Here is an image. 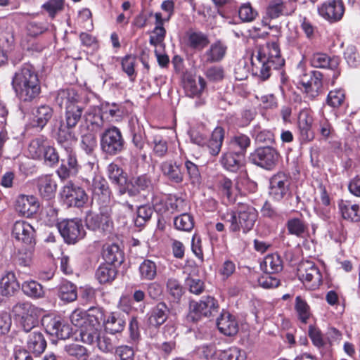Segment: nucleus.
<instances>
[{
    "label": "nucleus",
    "mask_w": 360,
    "mask_h": 360,
    "mask_svg": "<svg viewBox=\"0 0 360 360\" xmlns=\"http://www.w3.org/2000/svg\"><path fill=\"white\" fill-rule=\"evenodd\" d=\"M56 186L55 181L51 176H42L37 179L39 194L46 200L51 199L55 195Z\"/></svg>",
    "instance_id": "obj_38"
},
{
    "label": "nucleus",
    "mask_w": 360,
    "mask_h": 360,
    "mask_svg": "<svg viewBox=\"0 0 360 360\" xmlns=\"http://www.w3.org/2000/svg\"><path fill=\"white\" fill-rule=\"evenodd\" d=\"M53 113V110L49 105H42L39 106L33 112V127L42 130L51 119Z\"/></svg>",
    "instance_id": "obj_35"
},
{
    "label": "nucleus",
    "mask_w": 360,
    "mask_h": 360,
    "mask_svg": "<svg viewBox=\"0 0 360 360\" xmlns=\"http://www.w3.org/2000/svg\"><path fill=\"white\" fill-rule=\"evenodd\" d=\"M284 63L279 46L274 41L259 46L252 56L253 70L262 80L269 78L271 69L277 70L283 66Z\"/></svg>",
    "instance_id": "obj_1"
},
{
    "label": "nucleus",
    "mask_w": 360,
    "mask_h": 360,
    "mask_svg": "<svg viewBox=\"0 0 360 360\" xmlns=\"http://www.w3.org/2000/svg\"><path fill=\"white\" fill-rule=\"evenodd\" d=\"M162 200L156 198L153 200V206L155 210L159 212H164L167 210L171 213L179 212L185 210L186 202L181 198H176L175 196L169 197L165 202V207L161 206Z\"/></svg>",
    "instance_id": "obj_29"
},
{
    "label": "nucleus",
    "mask_w": 360,
    "mask_h": 360,
    "mask_svg": "<svg viewBox=\"0 0 360 360\" xmlns=\"http://www.w3.org/2000/svg\"><path fill=\"white\" fill-rule=\"evenodd\" d=\"M286 228L289 234L302 237L307 230V224L302 218L292 217L287 221Z\"/></svg>",
    "instance_id": "obj_47"
},
{
    "label": "nucleus",
    "mask_w": 360,
    "mask_h": 360,
    "mask_svg": "<svg viewBox=\"0 0 360 360\" xmlns=\"http://www.w3.org/2000/svg\"><path fill=\"white\" fill-rule=\"evenodd\" d=\"M155 22V27L152 31L149 42L153 46H157L163 42L166 35V30L163 27L165 22H168V18H163L161 13H155L154 15Z\"/></svg>",
    "instance_id": "obj_34"
},
{
    "label": "nucleus",
    "mask_w": 360,
    "mask_h": 360,
    "mask_svg": "<svg viewBox=\"0 0 360 360\" xmlns=\"http://www.w3.org/2000/svg\"><path fill=\"white\" fill-rule=\"evenodd\" d=\"M65 157L61 159V165L57 170L58 176L62 179H66L70 176H75L79 171V164L73 146L63 148Z\"/></svg>",
    "instance_id": "obj_17"
},
{
    "label": "nucleus",
    "mask_w": 360,
    "mask_h": 360,
    "mask_svg": "<svg viewBox=\"0 0 360 360\" xmlns=\"http://www.w3.org/2000/svg\"><path fill=\"white\" fill-rule=\"evenodd\" d=\"M226 46L221 41L213 43L204 54L207 63H214L221 60L225 56Z\"/></svg>",
    "instance_id": "obj_45"
},
{
    "label": "nucleus",
    "mask_w": 360,
    "mask_h": 360,
    "mask_svg": "<svg viewBox=\"0 0 360 360\" xmlns=\"http://www.w3.org/2000/svg\"><path fill=\"white\" fill-rule=\"evenodd\" d=\"M269 184V195L274 200L279 201L289 192L291 178L288 174L278 172L271 177Z\"/></svg>",
    "instance_id": "obj_12"
},
{
    "label": "nucleus",
    "mask_w": 360,
    "mask_h": 360,
    "mask_svg": "<svg viewBox=\"0 0 360 360\" xmlns=\"http://www.w3.org/2000/svg\"><path fill=\"white\" fill-rule=\"evenodd\" d=\"M27 333V349L36 355L43 353L46 347V341L43 333L39 330H34Z\"/></svg>",
    "instance_id": "obj_28"
},
{
    "label": "nucleus",
    "mask_w": 360,
    "mask_h": 360,
    "mask_svg": "<svg viewBox=\"0 0 360 360\" xmlns=\"http://www.w3.org/2000/svg\"><path fill=\"white\" fill-rule=\"evenodd\" d=\"M345 7L341 0H333L324 3L319 8V13L330 22L339 21L343 16Z\"/></svg>",
    "instance_id": "obj_20"
},
{
    "label": "nucleus",
    "mask_w": 360,
    "mask_h": 360,
    "mask_svg": "<svg viewBox=\"0 0 360 360\" xmlns=\"http://www.w3.org/2000/svg\"><path fill=\"white\" fill-rule=\"evenodd\" d=\"M83 108L81 106L69 107L65 110V124L75 128L81 119Z\"/></svg>",
    "instance_id": "obj_56"
},
{
    "label": "nucleus",
    "mask_w": 360,
    "mask_h": 360,
    "mask_svg": "<svg viewBox=\"0 0 360 360\" xmlns=\"http://www.w3.org/2000/svg\"><path fill=\"white\" fill-rule=\"evenodd\" d=\"M245 352L236 347L221 351L218 356V360H245Z\"/></svg>",
    "instance_id": "obj_57"
},
{
    "label": "nucleus",
    "mask_w": 360,
    "mask_h": 360,
    "mask_svg": "<svg viewBox=\"0 0 360 360\" xmlns=\"http://www.w3.org/2000/svg\"><path fill=\"white\" fill-rule=\"evenodd\" d=\"M70 321L76 327L79 328V336L82 341L83 333L90 327H99L98 319L92 314H87L85 311L75 309L70 315Z\"/></svg>",
    "instance_id": "obj_18"
},
{
    "label": "nucleus",
    "mask_w": 360,
    "mask_h": 360,
    "mask_svg": "<svg viewBox=\"0 0 360 360\" xmlns=\"http://www.w3.org/2000/svg\"><path fill=\"white\" fill-rule=\"evenodd\" d=\"M48 139L44 136L33 139L27 148L29 155L35 160H42L43 153L48 145Z\"/></svg>",
    "instance_id": "obj_40"
},
{
    "label": "nucleus",
    "mask_w": 360,
    "mask_h": 360,
    "mask_svg": "<svg viewBox=\"0 0 360 360\" xmlns=\"http://www.w3.org/2000/svg\"><path fill=\"white\" fill-rule=\"evenodd\" d=\"M279 158V153L271 146L259 147L251 153L249 157L252 163L266 170L274 169Z\"/></svg>",
    "instance_id": "obj_6"
},
{
    "label": "nucleus",
    "mask_w": 360,
    "mask_h": 360,
    "mask_svg": "<svg viewBox=\"0 0 360 360\" xmlns=\"http://www.w3.org/2000/svg\"><path fill=\"white\" fill-rule=\"evenodd\" d=\"M238 15L243 22H252L257 17L258 13L251 4L248 2L240 6Z\"/></svg>",
    "instance_id": "obj_61"
},
{
    "label": "nucleus",
    "mask_w": 360,
    "mask_h": 360,
    "mask_svg": "<svg viewBox=\"0 0 360 360\" xmlns=\"http://www.w3.org/2000/svg\"><path fill=\"white\" fill-rule=\"evenodd\" d=\"M57 227L68 243H75L84 236L82 224L77 219L63 220L57 224Z\"/></svg>",
    "instance_id": "obj_13"
},
{
    "label": "nucleus",
    "mask_w": 360,
    "mask_h": 360,
    "mask_svg": "<svg viewBox=\"0 0 360 360\" xmlns=\"http://www.w3.org/2000/svg\"><path fill=\"white\" fill-rule=\"evenodd\" d=\"M59 297L68 302L75 301L77 297L76 286L70 282L64 281L60 286Z\"/></svg>",
    "instance_id": "obj_52"
},
{
    "label": "nucleus",
    "mask_w": 360,
    "mask_h": 360,
    "mask_svg": "<svg viewBox=\"0 0 360 360\" xmlns=\"http://www.w3.org/2000/svg\"><path fill=\"white\" fill-rule=\"evenodd\" d=\"M295 309L299 319L306 323L311 316L310 307L300 296H297L295 298Z\"/></svg>",
    "instance_id": "obj_53"
},
{
    "label": "nucleus",
    "mask_w": 360,
    "mask_h": 360,
    "mask_svg": "<svg viewBox=\"0 0 360 360\" xmlns=\"http://www.w3.org/2000/svg\"><path fill=\"white\" fill-rule=\"evenodd\" d=\"M64 7V0H48L42 5V8L47 11L51 18H55L57 13L61 11Z\"/></svg>",
    "instance_id": "obj_63"
},
{
    "label": "nucleus",
    "mask_w": 360,
    "mask_h": 360,
    "mask_svg": "<svg viewBox=\"0 0 360 360\" xmlns=\"http://www.w3.org/2000/svg\"><path fill=\"white\" fill-rule=\"evenodd\" d=\"M153 209L148 205H141L137 209V216L135 219V224L137 226H141L144 224L147 221H148L152 214H153Z\"/></svg>",
    "instance_id": "obj_62"
},
{
    "label": "nucleus",
    "mask_w": 360,
    "mask_h": 360,
    "mask_svg": "<svg viewBox=\"0 0 360 360\" xmlns=\"http://www.w3.org/2000/svg\"><path fill=\"white\" fill-rule=\"evenodd\" d=\"M188 46L193 49L201 51L210 43L207 34L201 32L190 31L187 33Z\"/></svg>",
    "instance_id": "obj_46"
},
{
    "label": "nucleus",
    "mask_w": 360,
    "mask_h": 360,
    "mask_svg": "<svg viewBox=\"0 0 360 360\" xmlns=\"http://www.w3.org/2000/svg\"><path fill=\"white\" fill-rule=\"evenodd\" d=\"M91 190L94 197L98 196L99 203L103 205H108L110 201V191L106 180L99 176L96 175L93 179Z\"/></svg>",
    "instance_id": "obj_23"
},
{
    "label": "nucleus",
    "mask_w": 360,
    "mask_h": 360,
    "mask_svg": "<svg viewBox=\"0 0 360 360\" xmlns=\"http://www.w3.org/2000/svg\"><path fill=\"white\" fill-rule=\"evenodd\" d=\"M39 204L33 195H20L15 201V210L20 214L30 217L35 214Z\"/></svg>",
    "instance_id": "obj_22"
},
{
    "label": "nucleus",
    "mask_w": 360,
    "mask_h": 360,
    "mask_svg": "<svg viewBox=\"0 0 360 360\" xmlns=\"http://www.w3.org/2000/svg\"><path fill=\"white\" fill-rule=\"evenodd\" d=\"M205 85V79L200 76L198 82L192 77H187L184 82V89L187 96L193 98L201 94Z\"/></svg>",
    "instance_id": "obj_41"
},
{
    "label": "nucleus",
    "mask_w": 360,
    "mask_h": 360,
    "mask_svg": "<svg viewBox=\"0 0 360 360\" xmlns=\"http://www.w3.org/2000/svg\"><path fill=\"white\" fill-rule=\"evenodd\" d=\"M73 127H68L63 121H60V125L56 134V139L58 143L63 148L72 146V143L77 141Z\"/></svg>",
    "instance_id": "obj_32"
},
{
    "label": "nucleus",
    "mask_w": 360,
    "mask_h": 360,
    "mask_svg": "<svg viewBox=\"0 0 360 360\" xmlns=\"http://www.w3.org/2000/svg\"><path fill=\"white\" fill-rule=\"evenodd\" d=\"M117 271L115 265L104 263L101 264L96 271V278L100 283H108L115 280Z\"/></svg>",
    "instance_id": "obj_43"
},
{
    "label": "nucleus",
    "mask_w": 360,
    "mask_h": 360,
    "mask_svg": "<svg viewBox=\"0 0 360 360\" xmlns=\"http://www.w3.org/2000/svg\"><path fill=\"white\" fill-rule=\"evenodd\" d=\"M244 157L243 152H228L224 154L221 162L226 169L236 172L243 166Z\"/></svg>",
    "instance_id": "obj_33"
},
{
    "label": "nucleus",
    "mask_w": 360,
    "mask_h": 360,
    "mask_svg": "<svg viewBox=\"0 0 360 360\" xmlns=\"http://www.w3.org/2000/svg\"><path fill=\"white\" fill-rule=\"evenodd\" d=\"M217 326L219 330L226 336H233L238 331L236 318L228 311H223L217 319Z\"/></svg>",
    "instance_id": "obj_26"
},
{
    "label": "nucleus",
    "mask_w": 360,
    "mask_h": 360,
    "mask_svg": "<svg viewBox=\"0 0 360 360\" xmlns=\"http://www.w3.org/2000/svg\"><path fill=\"white\" fill-rule=\"evenodd\" d=\"M12 84L19 98L24 101L33 100L40 93L38 75L30 64L24 65L15 72Z\"/></svg>",
    "instance_id": "obj_2"
},
{
    "label": "nucleus",
    "mask_w": 360,
    "mask_h": 360,
    "mask_svg": "<svg viewBox=\"0 0 360 360\" xmlns=\"http://www.w3.org/2000/svg\"><path fill=\"white\" fill-rule=\"evenodd\" d=\"M136 58L132 55H127L122 60V70L127 75L131 81H134L136 77L135 64Z\"/></svg>",
    "instance_id": "obj_59"
},
{
    "label": "nucleus",
    "mask_w": 360,
    "mask_h": 360,
    "mask_svg": "<svg viewBox=\"0 0 360 360\" xmlns=\"http://www.w3.org/2000/svg\"><path fill=\"white\" fill-rule=\"evenodd\" d=\"M112 209L109 205H102L98 214L89 213L86 217L88 229L101 233H109L112 227Z\"/></svg>",
    "instance_id": "obj_5"
},
{
    "label": "nucleus",
    "mask_w": 360,
    "mask_h": 360,
    "mask_svg": "<svg viewBox=\"0 0 360 360\" xmlns=\"http://www.w3.org/2000/svg\"><path fill=\"white\" fill-rule=\"evenodd\" d=\"M163 176L172 182L180 184L184 180L181 164L172 160L162 162L160 166Z\"/></svg>",
    "instance_id": "obj_25"
},
{
    "label": "nucleus",
    "mask_w": 360,
    "mask_h": 360,
    "mask_svg": "<svg viewBox=\"0 0 360 360\" xmlns=\"http://www.w3.org/2000/svg\"><path fill=\"white\" fill-rule=\"evenodd\" d=\"M102 257L105 263L115 265L123 262V253L120 247L115 244H105L103 247Z\"/></svg>",
    "instance_id": "obj_37"
},
{
    "label": "nucleus",
    "mask_w": 360,
    "mask_h": 360,
    "mask_svg": "<svg viewBox=\"0 0 360 360\" xmlns=\"http://www.w3.org/2000/svg\"><path fill=\"white\" fill-rule=\"evenodd\" d=\"M81 147L88 155H94L97 147L96 135L92 132H88L82 136Z\"/></svg>",
    "instance_id": "obj_58"
},
{
    "label": "nucleus",
    "mask_w": 360,
    "mask_h": 360,
    "mask_svg": "<svg viewBox=\"0 0 360 360\" xmlns=\"http://www.w3.org/2000/svg\"><path fill=\"white\" fill-rule=\"evenodd\" d=\"M99 327H90L83 333L82 342L89 345L96 342L100 350L103 352H112L117 343V339L106 334H101Z\"/></svg>",
    "instance_id": "obj_9"
},
{
    "label": "nucleus",
    "mask_w": 360,
    "mask_h": 360,
    "mask_svg": "<svg viewBox=\"0 0 360 360\" xmlns=\"http://www.w3.org/2000/svg\"><path fill=\"white\" fill-rule=\"evenodd\" d=\"M339 208L344 219L352 221H360V206L347 201H341Z\"/></svg>",
    "instance_id": "obj_44"
},
{
    "label": "nucleus",
    "mask_w": 360,
    "mask_h": 360,
    "mask_svg": "<svg viewBox=\"0 0 360 360\" xmlns=\"http://www.w3.org/2000/svg\"><path fill=\"white\" fill-rule=\"evenodd\" d=\"M310 62L315 68H328L333 70V80L336 79L340 74L338 70H336L339 65V60L336 57L330 58L325 53H316L311 56Z\"/></svg>",
    "instance_id": "obj_21"
},
{
    "label": "nucleus",
    "mask_w": 360,
    "mask_h": 360,
    "mask_svg": "<svg viewBox=\"0 0 360 360\" xmlns=\"http://www.w3.org/2000/svg\"><path fill=\"white\" fill-rule=\"evenodd\" d=\"M256 209L246 203H238L235 210L227 212L221 219L229 224V231L238 233L240 231L247 233L251 231L257 220Z\"/></svg>",
    "instance_id": "obj_3"
},
{
    "label": "nucleus",
    "mask_w": 360,
    "mask_h": 360,
    "mask_svg": "<svg viewBox=\"0 0 360 360\" xmlns=\"http://www.w3.org/2000/svg\"><path fill=\"white\" fill-rule=\"evenodd\" d=\"M68 354L77 360H86L87 352L85 347L79 345H71L66 347Z\"/></svg>",
    "instance_id": "obj_64"
},
{
    "label": "nucleus",
    "mask_w": 360,
    "mask_h": 360,
    "mask_svg": "<svg viewBox=\"0 0 360 360\" xmlns=\"http://www.w3.org/2000/svg\"><path fill=\"white\" fill-rule=\"evenodd\" d=\"M41 321L46 333L60 340H66L70 337L72 330L60 317L45 316Z\"/></svg>",
    "instance_id": "obj_14"
},
{
    "label": "nucleus",
    "mask_w": 360,
    "mask_h": 360,
    "mask_svg": "<svg viewBox=\"0 0 360 360\" xmlns=\"http://www.w3.org/2000/svg\"><path fill=\"white\" fill-rule=\"evenodd\" d=\"M166 289L174 301H179L184 294V288L179 281L174 277H169L166 281Z\"/></svg>",
    "instance_id": "obj_51"
},
{
    "label": "nucleus",
    "mask_w": 360,
    "mask_h": 360,
    "mask_svg": "<svg viewBox=\"0 0 360 360\" xmlns=\"http://www.w3.org/2000/svg\"><path fill=\"white\" fill-rule=\"evenodd\" d=\"M217 300L212 296L202 297L199 301L190 303V313L193 319L202 317H210L217 313L219 309Z\"/></svg>",
    "instance_id": "obj_10"
},
{
    "label": "nucleus",
    "mask_w": 360,
    "mask_h": 360,
    "mask_svg": "<svg viewBox=\"0 0 360 360\" xmlns=\"http://www.w3.org/2000/svg\"><path fill=\"white\" fill-rule=\"evenodd\" d=\"M313 119L307 111L301 112L299 116L298 128L300 140L302 144L311 142L314 139L311 129Z\"/></svg>",
    "instance_id": "obj_24"
},
{
    "label": "nucleus",
    "mask_w": 360,
    "mask_h": 360,
    "mask_svg": "<svg viewBox=\"0 0 360 360\" xmlns=\"http://www.w3.org/2000/svg\"><path fill=\"white\" fill-rule=\"evenodd\" d=\"M169 314V309L165 302H161L158 303L152 309L151 314L149 317L150 325L159 327L167 321Z\"/></svg>",
    "instance_id": "obj_39"
},
{
    "label": "nucleus",
    "mask_w": 360,
    "mask_h": 360,
    "mask_svg": "<svg viewBox=\"0 0 360 360\" xmlns=\"http://www.w3.org/2000/svg\"><path fill=\"white\" fill-rule=\"evenodd\" d=\"M22 290L27 296L32 298H41L44 295L42 285L34 280L23 282Z\"/></svg>",
    "instance_id": "obj_49"
},
{
    "label": "nucleus",
    "mask_w": 360,
    "mask_h": 360,
    "mask_svg": "<svg viewBox=\"0 0 360 360\" xmlns=\"http://www.w3.org/2000/svg\"><path fill=\"white\" fill-rule=\"evenodd\" d=\"M13 310L18 318L19 327L25 333L35 330L44 311L29 302L16 304Z\"/></svg>",
    "instance_id": "obj_4"
},
{
    "label": "nucleus",
    "mask_w": 360,
    "mask_h": 360,
    "mask_svg": "<svg viewBox=\"0 0 360 360\" xmlns=\"http://www.w3.org/2000/svg\"><path fill=\"white\" fill-rule=\"evenodd\" d=\"M155 155L163 158L168 150L167 142L161 136L155 135L151 144Z\"/></svg>",
    "instance_id": "obj_60"
},
{
    "label": "nucleus",
    "mask_w": 360,
    "mask_h": 360,
    "mask_svg": "<svg viewBox=\"0 0 360 360\" xmlns=\"http://www.w3.org/2000/svg\"><path fill=\"white\" fill-rule=\"evenodd\" d=\"M20 285L15 275L12 271H6L0 278V294L10 297L19 289Z\"/></svg>",
    "instance_id": "obj_30"
},
{
    "label": "nucleus",
    "mask_w": 360,
    "mask_h": 360,
    "mask_svg": "<svg viewBox=\"0 0 360 360\" xmlns=\"http://www.w3.org/2000/svg\"><path fill=\"white\" fill-rule=\"evenodd\" d=\"M129 184L132 186L127 188L129 195H136L141 191H149L153 188L151 178L146 174L131 178Z\"/></svg>",
    "instance_id": "obj_36"
},
{
    "label": "nucleus",
    "mask_w": 360,
    "mask_h": 360,
    "mask_svg": "<svg viewBox=\"0 0 360 360\" xmlns=\"http://www.w3.org/2000/svg\"><path fill=\"white\" fill-rule=\"evenodd\" d=\"M174 225L178 230L190 231L194 226V220L191 214L184 213L174 218Z\"/></svg>",
    "instance_id": "obj_54"
},
{
    "label": "nucleus",
    "mask_w": 360,
    "mask_h": 360,
    "mask_svg": "<svg viewBox=\"0 0 360 360\" xmlns=\"http://www.w3.org/2000/svg\"><path fill=\"white\" fill-rule=\"evenodd\" d=\"M126 325L125 315L120 312H111L103 321L105 330L111 335L121 333Z\"/></svg>",
    "instance_id": "obj_27"
},
{
    "label": "nucleus",
    "mask_w": 360,
    "mask_h": 360,
    "mask_svg": "<svg viewBox=\"0 0 360 360\" xmlns=\"http://www.w3.org/2000/svg\"><path fill=\"white\" fill-rule=\"evenodd\" d=\"M79 96L73 89H61L56 97V102L60 108L68 110L69 107H77Z\"/></svg>",
    "instance_id": "obj_31"
},
{
    "label": "nucleus",
    "mask_w": 360,
    "mask_h": 360,
    "mask_svg": "<svg viewBox=\"0 0 360 360\" xmlns=\"http://www.w3.org/2000/svg\"><path fill=\"white\" fill-rule=\"evenodd\" d=\"M260 266L265 274H276L283 269V262L278 254H270L264 257Z\"/></svg>",
    "instance_id": "obj_42"
},
{
    "label": "nucleus",
    "mask_w": 360,
    "mask_h": 360,
    "mask_svg": "<svg viewBox=\"0 0 360 360\" xmlns=\"http://www.w3.org/2000/svg\"><path fill=\"white\" fill-rule=\"evenodd\" d=\"M219 189L221 194L227 198L229 202L235 201V188L231 179L226 177L219 179Z\"/></svg>",
    "instance_id": "obj_55"
},
{
    "label": "nucleus",
    "mask_w": 360,
    "mask_h": 360,
    "mask_svg": "<svg viewBox=\"0 0 360 360\" xmlns=\"http://www.w3.org/2000/svg\"><path fill=\"white\" fill-rule=\"evenodd\" d=\"M224 139V129L221 127H216L212 133L207 146L210 153L212 155H217L221 148Z\"/></svg>",
    "instance_id": "obj_48"
},
{
    "label": "nucleus",
    "mask_w": 360,
    "mask_h": 360,
    "mask_svg": "<svg viewBox=\"0 0 360 360\" xmlns=\"http://www.w3.org/2000/svg\"><path fill=\"white\" fill-rule=\"evenodd\" d=\"M12 236L18 241L27 245L35 243V230L28 222L16 221L12 228Z\"/></svg>",
    "instance_id": "obj_19"
},
{
    "label": "nucleus",
    "mask_w": 360,
    "mask_h": 360,
    "mask_svg": "<svg viewBox=\"0 0 360 360\" xmlns=\"http://www.w3.org/2000/svg\"><path fill=\"white\" fill-rule=\"evenodd\" d=\"M60 195L63 202L68 207H81L88 200V195L84 190L72 184L65 185L60 193Z\"/></svg>",
    "instance_id": "obj_15"
},
{
    "label": "nucleus",
    "mask_w": 360,
    "mask_h": 360,
    "mask_svg": "<svg viewBox=\"0 0 360 360\" xmlns=\"http://www.w3.org/2000/svg\"><path fill=\"white\" fill-rule=\"evenodd\" d=\"M323 75L319 71H310L300 75L299 84L307 95L314 98L321 92L323 86Z\"/></svg>",
    "instance_id": "obj_11"
},
{
    "label": "nucleus",
    "mask_w": 360,
    "mask_h": 360,
    "mask_svg": "<svg viewBox=\"0 0 360 360\" xmlns=\"http://www.w3.org/2000/svg\"><path fill=\"white\" fill-rule=\"evenodd\" d=\"M296 8V0H271L266 8V18L276 19L281 15H290Z\"/></svg>",
    "instance_id": "obj_16"
},
{
    "label": "nucleus",
    "mask_w": 360,
    "mask_h": 360,
    "mask_svg": "<svg viewBox=\"0 0 360 360\" xmlns=\"http://www.w3.org/2000/svg\"><path fill=\"white\" fill-rule=\"evenodd\" d=\"M139 270L141 280L152 281L157 276V265L150 259H144L141 263Z\"/></svg>",
    "instance_id": "obj_50"
},
{
    "label": "nucleus",
    "mask_w": 360,
    "mask_h": 360,
    "mask_svg": "<svg viewBox=\"0 0 360 360\" xmlns=\"http://www.w3.org/2000/svg\"><path fill=\"white\" fill-rule=\"evenodd\" d=\"M124 141L121 131L115 127L104 131L101 136V147L105 153L115 155L124 149Z\"/></svg>",
    "instance_id": "obj_7"
},
{
    "label": "nucleus",
    "mask_w": 360,
    "mask_h": 360,
    "mask_svg": "<svg viewBox=\"0 0 360 360\" xmlns=\"http://www.w3.org/2000/svg\"><path fill=\"white\" fill-rule=\"evenodd\" d=\"M297 275L300 280L310 290L318 288L322 283V276L319 269L311 261H304L299 264Z\"/></svg>",
    "instance_id": "obj_8"
}]
</instances>
